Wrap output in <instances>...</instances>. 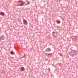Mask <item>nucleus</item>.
<instances>
[{
    "mask_svg": "<svg viewBox=\"0 0 78 78\" xmlns=\"http://www.w3.org/2000/svg\"><path fill=\"white\" fill-rule=\"evenodd\" d=\"M76 54V51H75L72 50L69 52V55L72 57H73V56H74Z\"/></svg>",
    "mask_w": 78,
    "mask_h": 78,
    "instance_id": "f257e3e1",
    "label": "nucleus"
},
{
    "mask_svg": "<svg viewBox=\"0 0 78 78\" xmlns=\"http://www.w3.org/2000/svg\"><path fill=\"white\" fill-rule=\"evenodd\" d=\"M24 4L25 5H29L30 2L27 0L25 1V2H24Z\"/></svg>",
    "mask_w": 78,
    "mask_h": 78,
    "instance_id": "f03ea898",
    "label": "nucleus"
},
{
    "mask_svg": "<svg viewBox=\"0 0 78 78\" xmlns=\"http://www.w3.org/2000/svg\"><path fill=\"white\" fill-rule=\"evenodd\" d=\"M51 50L50 48H47L46 50V51H47V52H50Z\"/></svg>",
    "mask_w": 78,
    "mask_h": 78,
    "instance_id": "7ed1b4c3",
    "label": "nucleus"
},
{
    "mask_svg": "<svg viewBox=\"0 0 78 78\" xmlns=\"http://www.w3.org/2000/svg\"><path fill=\"white\" fill-rule=\"evenodd\" d=\"M5 39V37L3 36H2L0 37V40L2 41Z\"/></svg>",
    "mask_w": 78,
    "mask_h": 78,
    "instance_id": "20e7f679",
    "label": "nucleus"
},
{
    "mask_svg": "<svg viewBox=\"0 0 78 78\" xmlns=\"http://www.w3.org/2000/svg\"><path fill=\"white\" fill-rule=\"evenodd\" d=\"M20 70L21 72H23L25 70V68L23 67H21L20 68Z\"/></svg>",
    "mask_w": 78,
    "mask_h": 78,
    "instance_id": "39448f33",
    "label": "nucleus"
},
{
    "mask_svg": "<svg viewBox=\"0 0 78 78\" xmlns=\"http://www.w3.org/2000/svg\"><path fill=\"white\" fill-rule=\"evenodd\" d=\"M23 23H24V25H26V23H27V21L26 20H23Z\"/></svg>",
    "mask_w": 78,
    "mask_h": 78,
    "instance_id": "423d86ee",
    "label": "nucleus"
},
{
    "mask_svg": "<svg viewBox=\"0 0 78 78\" xmlns=\"http://www.w3.org/2000/svg\"><path fill=\"white\" fill-rule=\"evenodd\" d=\"M10 53L11 55H14V52H13L12 51H10Z\"/></svg>",
    "mask_w": 78,
    "mask_h": 78,
    "instance_id": "0eeeda50",
    "label": "nucleus"
},
{
    "mask_svg": "<svg viewBox=\"0 0 78 78\" xmlns=\"http://www.w3.org/2000/svg\"><path fill=\"white\" fill-rule=\"evenodd\" d=\"M0 14L1 16H4V15H5V13L2 12H0Z\"/></svg>",
    "mask_w": 78,
    "mask_h": 78,
    "instance_id": "6e6552de",
    "label": "nucleus"
},
{
    "mask_svg": "<svg viewBox=\"0 0 78 78\" xmlns=\"http://www.w3.org/2000/svg\"><path fill=\"white\" fill-rule=\"evenodd\" d=\"M23 5H24V2H21V4L20 5V6H23Z\"/></svg>",
    "mask_w": 78,
    "mask_h": 78,
    "instance_id": "1a4fd4ad",
    "label": "nucleus"
},
{
    "mask_svg": "<svg viewBox=\"0 0 78 78\" xmlns=\"http://www.w3.org/2000/svg\"><path fill=\"white\" fill-rule=\"evenodd\" d=\"M52 53L51 54H46V55H47L48 56H51V55L52 54Z\"/></svg>",
    "mask_w": 78,
    "mask_h": 78,
    "instance_id": "9d476101",
    "label": "nucleus"
},
{
    "mask_svg": "<svg viewBox=\"0 0 78 78\" xmlns=\"http://www.w3.org/2000/svg\"><path fill=\"white\" fill-rule=\"evenodd\" d=\"M58 54L60 56H62V55L61 53H58Z\"/></svg>",
    "mask_w": 78,
    "mask_h": 78,
    "instance_id": "9b49d317",
    "label": "nucleus"
},
{
    "mask_svg": "<svg viewBox=\"0 0 78 78\" xmlns=\"http://www.w3.org/2000/svg\"><path fill=\"white\" fill-rule=\"evenodd\" d=\"M19 2H20V3H23V1H22V0H20L19 1Z\"/></svg>",
    "mask_w": 78,
    "mask_h": 78,
    "instance_id": "f8f14e48",
    "label": "nucleus"
},
{
    "mask_svg": "<svg viewBox=\"0 0 78 78\" xmlns=\"http://www.w3.org/2000/svg\"><path fill=\"white\" fill-rule=\"evenodd\" d=\"M55 32H53V33H52V34L53 36H54V34H55Z\"/></svg>",
    "mask_w": 78,
    "mask_h": 78,
    "instance_id": "ddd939ff",
    "label": "nucleus"
},
{
    "mask_svg": "<svg viewBox=\"0 0 78 78\" xmlns=\"http://www.w3.org/2000/svg\"><path fill=\"white\" fill-rule=\"evenodd\" d=\"M57 23L58 24L60 23H61V22H60V21H59L58 22H57Z\"/></svg>",
    "mask_w": 78,
    "mask_h": 78,
    "instance_id": "4468645a",
    "label": "nucleus"
},
{
    "mask_svg": "<svg viewBox=\"0 0 78 78\" xmlns=\"http://www.w3.org/2000/svg\"><path fill=\"white\" fill-rule=\"evenodd\" d=\"M30 78H35V77H30Z\"/></svg>",
    "mask_w": 78,
    "mask_h": 78,
    "instance_id": "2eb2a0df",
    "label": "nucleus"
},
{
    "mask_svg": "<svg viewBox=\"0 0 78 78\" xmlns=\"http://www.w3.org/2000/svg\"><path fill=\"white\" fill-rule=\"evenodd\" d=\"M49 71H50V68H49Z\"/></svg>",
    "mask_w": 78,
    "mask_h": 78,
    "instance_id": "dca6fc26",
    "label": "nucleus"
}]
</instances>
